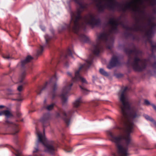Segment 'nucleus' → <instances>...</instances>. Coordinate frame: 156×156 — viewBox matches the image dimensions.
Listing matches in <instances>:
<instances>
[{
    "label": "nucleus",
    "instance_id": "obj_23",
    "mask_svg": "<svg viewBox=\"0 0 156 156\" xmlns=\"http://www.w3.org/2000/svg\"><path fill=\"white\" fill-rule=\"evenodd\" d=\"M54 105V104H52L51 105H48L47 106L46 108L48 110H51L53 108Z\"/></svg>",
    "mask_w": 156,
    "mask_h": 156
},
{
    "label": "nucleus",
    "instance_id": "obj_28",
    "mask_svg": "<svg viewBox=\"0 0 156 156\" xmlns=\"http://www.w3.org/2000/svg\"><path fill=\"white\" fill-rule=\"evenodd\" d=\"M79 87L81 89L82 91L85 94L86 93V92H87L88 91L87 90L83 87H82L80 85Z\"/></svg>",
    "mask_w": 156,
    "mask_h": 156
},
{
    "label": "nucleus",
    "instance_id": "obj_18",
    "mask_svg": "<svg viewBox=\"0 0 156 156\" xmlns=\"http://www.w3.org/2000/svg\"><path fill=\"white\" fill-rule=\"evenodd\" d=\"M4 115L7 118L12 116V115L10 111L7 110H5Z\"/></svg>",
    "mask_w": 156,
    "mask_h": 156
},
{
    "label": "nucleus",
    "instance_id": "obj_5",
    "mask_svg": "<svg viewBox=\"0 0 156 156\" xmlns=\"http://www.w3.org/2000/svg\"><path fill=\"white\" fill-rule=\"evenodd\" d=\"M113 39L109 34L107 33L100 34L96 40V43L93 46V52L94 54L98 55L103 50L104 44H106L107 47L110 49L112 47Z\"/></svg>",
    "mask_w": 156,
    "mask_h": 156
},
{
    "label": "nucleus",
    "instance_id": "obj_24",
    "mask_svg": "<svg viewBox=\"0 0 156 156\" xmlns=\"http://www.w3.org/2000/svg\"><path fill=\"white\" fill-rule=\"evenodd\" d=\"M43 50V47L42 46H41L40 47L37 51V53L38 55H40L41 54Z\"/></svg>",
    "mask_w": 156,
    "mask_h": 156
},
{
    "label": "nucleus",
    "instance_id": "obj_3",
    "mask_svg": "<svg viewBox=\"0 0 156 156\" xmlns=\"http://www.w3.org/2000/svg\"><path fill=\"white\" fill-rule=\"evenodd\" d=\"M156 4V0H132L124 4L118 3L115 0H103V10L105 9L113 10L119 8L123 11L127 9L137 11L140 10L141 6L145 7V4L154 5Z\"/></svg>",
    "mask_w": 156,
    "mask_h": 156
},
{
    "label": "nucleus",
    "instance_id": "obj_30",
    "mask_svg": "<svg viewBox=\"0 0 156 156\" xmlns=\"http://www.w3.org/2000/svg\"><path fill=\"white\" fill-rule=\"evenodd\" d=\"M21 66L22 67H23L25 65L28 63L24 59L21 61Z\"/></svg>",
    "mask_w": 156,
    "mask_h": 156
},
{
    "label": "nucleus",
    "instance_id": "obj_49",
    "mask_svg": "<svg viewBox=\"0 0 156 156\" xmlns=\"http://www.w3.org/2000/svg\"><path fill=\"white\" fill-rule=\"evenodd\" d=\"M70 112H69V113H70Z\"/></svg>",
    "mask_w": 156,
    "mask_h": 156
},
{
    "label": "nucleus",
    "instance_id": "obj_36",
    "mask_svg": "<svg viewBox=\"0 0 156 156\" xmlns=\"http://www.w3.org/2000/svg\"><path fill=\"white\" fill-rule=\"evenodd\" d=\"M45 38L46 43H47L48 42V41L49 40L50 38H49L48 39L47 38L46 35L45 36Z\"/></svg>",
    "mask_w": 156,
    "mask_h": 156
},
{
    "label": "nucleus",
    "instance_id": "obj_10",
    "mask_svg": "<svg viewBox=\"0 0 156 156\" xmlns=\"http://www.w3.org/2000/svg\"><path fill=\"white\" fill-rule=\"evenodd\" d=\"M48 85H50L51 86L52 98H53L55 96V92L57 89V86L56 83L55 82H53V81L51 80L50 82H47L45 87H43L39 92H37V93L38 94H40L41 92L44 89L46 86Z\"/></svg>",
    "mask_w": 156,
    "mask_h": 156
},
{
    "label": "nucleus",
    "instance_id": "obj_31",
    "mask_svg": "<svg viewBox=\"0 0 156 156\" xmlns=\"http://www.w3.org/2000/svg\"><path fill=\"white\" fill-rule=\"evenodd\" d=\"M144 103L147 105H150L149 101L147 100H144Z\"/></svg>",
    "mask_w": 156,
    "mask_h": 156
},
{
    "label": "nucleus",
    "instance_id": "obj_32",
    "mask_svg": "<svg viewBox=\"0 0 156 156\" xmlns=\"http://www.w3.org/2000/svg\"><path fill=\"white\" fill-rule=\"evenodd\" d=\"M3 57L4 58L7 59H9L10 58L9 55H4Z\"/></svg>",
    "mask_w": 156,
    "mask_h": 156
},
{
    "label": "nucleus",
    "instance_id": "obj_13",
    "mask_svg": "<svg viewBox=\"0 0 156 156\" xmlns=\"http://www.w3.org/2000/svg\"><path fill=\"white\" fill-rule=\"evenodd\" d=\"M125 52L126 53L129 54H136L137 56H138L139 55L138 51L135 49L133 50H126Z\"/></svg>",
    "mask_w": 156,
    "mask_h": 156
},
{
    "label": "nucleus",
    "instance_id": "obj_42",
    "mask_svg": "<svg viewBox=\"0 0 156 156\" xmlns=\"http://www.w3.org/2000/svg\"><path fill=\"white\" fill-rule=\"evenodd\" d=\"M4 106L3 105H0V108H3Z\"/></svg>",
    "mask_w": 156,
    "mask_h": 156
},
{
    "label": "nucleus",
    "instance_id": "obj_34",
    "mask_svg": "<svg viewBox=\"0 0 156 156\" xmlns=\"http://www.w3.org/2000/svg\"><path fill=\"white\" fill-rule=\"evenodd\" d=\"M5 110L0 112V116L4 115Z\"/></svg>",
    "mask_w": 156,
    "mask_h": 156
},
{
    "label": "nucleus",
    "instance_id": "obj_44",
    "mask_svg": "<svg viewBox=\"0 0 156 156\" xmlns=\"http://www.w3.org/2000/svg\"><path fill=\"white\" fill-rule=\"evenodd\" d=\"M72 150V149H71L70 150H67L66 151L67 152H70Z\"/></svg>",
    "mask_w": 156,
    "mask_h": 156
},
{
    "label": "nucleus",
    "instance_id": "obj_38",
    "mask_svg": "<svg viewBox=\"0 0 156 156\" xmlns=\"http://www.w3.org/2000/svg\"><path fill=\"white\" fill-rule=\"evenodd\" d=\"M38 151V149L37 148H36L35 149V150H34L33 151V153H34L35 152H37Z\"/></svg>",
    "mask_w": 156,
    "mask_h": 156
},
{
    "label": "nucleus",
    "instance_id": "obj_17",
    "mask_svg": "<svg viewBox=\"0 0 156 156\" xmlns=\"http://www.w3.org/2000/svg\"><path fill=\"white\" fill-rule=\"evenodd\" d=\"M48 119V115H47L46 116H44L41 119V121L42 123L44 124V123L47 122Z\"/></svg>",
    "mask_w": 156,
    "mask_h": 156
},
{
    "label": "nucleus",
    "instance_id": "obj_37",
    "mask_svg": "<svg viewBox=\"0 0 156 156\" xmlns=\"http://www.w3.org/2000/svg\"><path fill=\"white\" fill-rule=\"evenodd\" d=\"M153 108L154 109V110L156 111V106L155 105H152Z\"/></svg>",
    "mask_w": 156,
    "mask_h": 156
},
{
    "label": "nucleus",
    "instance_id": "obj_21",
    "mask_svg": "<svg viewBox=\"0 0 156 156\" xmlns=\"http://www.w3.org/2000/svg\"><path fill=\"white\" fill-rule=\"evenodd\" d=\"M25 76V72H23L22 73L21 75H20V78H19V82L20 83H21L23 79H24V77Z\"/></svg>",
    "mask_w": 156,
    "mask_h": 156
},
{
    "label": "nucleus",
    "instance_id": "obj_8",
    "mask_svg": "<svg viewBox=\"0 0 156 156\" xmlns=\"http://www.w3.org/2000/svg\"><path fill=\"white\" fill-rule=\"evenodd\" d=\"M92 63L91 61H87L86 64L81 66L79 68L78 70L75 72V76L72 78V80L73 82H76L79 80H81L83 83H87V82L86 79L84 78L81 77L79 74L80 70L82 68L84 70H86L90 66Z\"/></svg>",
    "mask_w": 156,
    "mask_h": 156
},
{
    "label": "nucleus",
    "instance_id": "obj_15",
    "mask_svg": "<svg viewBox=\"0 0 156 156\" xmlns=\"http://www.w3.org/2000/svg\"><path fill=\"white\" fill-rule=\"evenodd\" d=\"M62 103V104L64 105L67 101V98L66 96V94H62L61 96Z\"/></svg>",
    "mask_w": 156,
    "mask_h": 156
},
{
    "label": "nucleus",
    "instance_id": "obj_25",
    "mask_svg": "<svg viewBox=\"0 0 156 156\" xmlns=\"http://www.w3.org/2000/svg\"><path fill=\"white\" fill-rule=\"evenodd\" d=\"M73 53L74 52H72V51H71L69 49L67 51V55H66V57L67 58V55H69L71 56L72 57H73L72 55L73 54Z\"/></svg>",
    "mask_w": 156,
    "mask_h": 156
},
{
    "label": "nucleus",
    "instance_id": "obj_46",
    "mask_svg": "<svg viewBox=\"0 0 156 156\" xmlns=\"http://www.w3.org/2000/svg\"><path fill=\"white\" fill-rule=\"evenodd\" d=\"M113 155L114 156H116V154H113Z\"/></svg>",
    "mask_w": 156,
    "mask_h": 156
},
{
    "label": "nucleus",
    "instance_id": "obj_2",
    "mask_svg": "<svg viewBox=\"0 0 156 156\" xmlns=\"http://www.w3.org/2000/svg\"><path fill=\"white\" fill-rule=\"evenodd\" d=\"M74 0L79 5L77 12L71 14V20L73 21V30L74 33H78L80 27L82 26L80 25L82 23L83 24L84 23L93 26H98L100 24V20L96 19V16L93 14H88L84 18H82L80 15V13L84 9L87 8V5L85 3L80 2V0Z\"/></svg>",
    "mask_w": 156,
    "mask_h": 156
},
{
    "label": "nucleus",
    "instance_id": "obj_14",
    "mask_svg": "<svg viewBox=\"0 0 156 156\" xmlns=\"http://www.w3.org/2000/svg\"><path fill=\"white\" fill-rule=\"evenodd\" d=\"M73 85V83H71L69 86L64 87L62 90L63 93H67L70 90L71 88Z\"/></svg>",
    "mask_w": 156,
    "mask_h": 156
},
{
    "label": "nucleus",
    "instance_id": "obj_6",
    "mask_svg": "<svg viewBox=\"0 0 156 156\" xmlns=\"http://www.w3.org/2000/svg\"><path fill=\"white\" fill-rule=\"evenodd\" d=\"M37 135L38 140L41 142L44 146V151L53 154L55 150L53 146L54 142L52 141H48L47 139L40 133H37Z\"/></svg>",
    "mask_w": 156,
    "mask_h": 156
},
{
    "label": "nucleus",
    "instance_id": "obj_33",
    "mask_svg": "<svg viewBox=\"0 0 156 156\" xmlns=\"http://www.w3.org/2000/svg\"><path fill=\"white\" fill-rule=\"evenodd\" d=\"M21 115V114L20 113V112H18L16 113V115L18 117H20Z\"/></svg>",
    "mask_w": 156,
    "mask_h": 156
},
{
    "label": "nucleus",
    "instance_id": "obj_4",
    "mask_svg": "<svg viewBox=\"0 0 156 156\" xmlns=\"http://www.w3.org/2000/svg\"><path fill=\"white\" fill-rule=\"evenodd\" d=\"M142 20V25H135L134 26V30L136 31H141L145 33L151 46L152 51L154 52L156 51V44L155 45H153L152 40L150 38L152 37L154 30L156 26L154 22V19L147 15H144Z\"/></svg>",
    "mask_w": 156,
    "mask_h": 156
},
{
    "label": "nucleus",
    "instance_id": "obj_41",
    "mask_svg": "<svg viewBox=\"0 0 156 156\" xmlns=\"http://www.w3.org/2000/svg\"><path fill=\"white\" fill-rule=\"evenodd\" d=\"M18 131H19L18 130H16L15 132V133H13V134L14 135L16 133H18Z\"/></svg>",
    "mask_w": 156,
    "mask_h": 156
},
{
    "label": "nucleus",
    "instance_id": "obj_1",
    "mask_svg": "<svg viewBox=\"0 0 156 156\" xmlns=\"http://www.w3.org/2000/svg\"><path fill=\"white\" fill-rule=\"evenodd\" d=\"M127 89L126 87L120 91V100L122 105L121 107L123 115L122 120L124 126L123 128H121L122 133L118 136H114L111 132L109 133L110 140L115 143L117 146L119 156H128V148L122 146L121 143L123 140H124L128 144L130 143L131 138L130 134L133 132V123L130 119L138 118L140 115L138 110H130V105L126 96Z\"/></svg>",
    "mask_w": 156,
    "mask_h": 156
},
{
    "label": "nucleus",
    "instance_id": "obj_45",
    "mask_svg": "<svg viewBox=\"0 0 156 156\" xmlns=\"http://www.w3.org/2000/svg\"><path fill=\"white\" fill-rule=\"evenodd\" d=\"M60 114H59V113H58L57 114V117H58V116H60Z\"/></svg>",
    "mask_w": 156,
    "mask_h": 156
},
{
    "label": "nucleus",
    "instance_id": "obj_19",
    "mask_svg": "<svg viewBox=\"0 0 156 156\" xmlns=\"http://www.w3.org/2000/svg\"><path fill=\"white\" fill-rule=\"evenodd\" d=\"M145 117L147 119L150 120L151 122H153L154 124L156 127V122L154 121V120L152 118L150 117L148 115H146L145 116Z\"/></svg>",
    "mask_w": 156,
    "mask_h": 156
},
{
    "label": "nucleus",
    "instance_id": "obj_22",
    "mask_svg": "<svg viewBox=\"0 0 156 156\" xmlns=\"http://www.w3.org/2000/svg\"><path fill=\"white\" fill-rule=\"evenodd\" d=\"M100 73L103 75H104L105 76H108V74L107 72H105L103 69H100L99 70Z\"/></svg>",
    "mask_w": 156,
    "mask_h": 156
},
{
    "label": "nucleus",
    "instance_id": "obj_43",
    "mask_svg": "<svg viewBox=\"0 0 156 156\" xmlns=\"http://www.w3.org/2000/svg\"><path fill=\"white\" fill-rule=\"evenodd\" d=\"M63 114H64V115H65L66 117L67 116V114L66 113H64Z\"/></svg>",
    "mask_w": 156,
    "mask_h": 156
},
{
    "label": "nucleus",
    "instance_id": "obj_47",
    "mask_svg": "<svg viewBox=\"0 0 156 156\" xmlns=\"http://www.w3.org/2000/svg\"><path fill=\"white\" fill-rule=\"evenodd\" d=\"M46 102V100H45L44 101V103H45Z\"/></svg>",
    "mask_w": 156,
    "mask_h": 156
},
{
    "label": "nucleus",
    "instance_id": "obj_11",
    "mask_svg": "<svg viewBox=\"0 0 156 156\" xmlns=\"http://www.w3.org/2000/svg\"><path fill=\"white\" fill-rule=\"evenodd\" d=\"M119 64L118 58L116 56L113 57L111 62L108 66V68L110 69Z\"/></svg>",
    "mask_w": 156,
    "mask_h": 156
},
{
    "label": "nucleus",
    "instance_id": "obj_39",
    "mask_svg": "<svg viewBox=\"0 0 156 156\" xmlns=\"http://www.w3.org/2000/svg\"><path fill=\"white\" fill-rule=\"evenodd\" d=\"M51 80H54L55 81H56L57 79H56V77L55 76L52 78Z\"/></svg>",
    "mask_w": 156,
    "mask_h": 156
},
{
    "label": "nucleus",
    "instance_id": "obj_35",
    "mask_svg": "<svg viewBox=\"0 0 156 156\" xmlns=\"http://www.w3.org/2000/svg\"><path fill=\"white\" fill-rule=\"evenodd\" d=\"M152 67L153 69H156V62H155L152 65Z\"/></svg>",
    "mask_w": 156,
    "mask_h": 156
},
{
    "label": "nucleus",
    "instance_id": "obj_27",
    "mask_svg": "<svg viewBox=\"0 0 156 156\" xmlns=\"http://www.w3.org/2000/svg\"><path fill=\"white\" fill-rule=\"evenodd\" d=\"M24 89L23 85L19 86L17 88V90L19 92H21Z\"/></svg>",
    "mask_w": 156,
    "mask_h": 156
},
{
    "label": "nucleus",
    "instance_id": "obj_16",
    "mask_svg": "<svg viewBox=\"0 0 156 156\" xmlns=\"http://www.w3.org/2000/svg\"><path fill=\"white\" fill-rule=\"evenodd\" d=\"M5 124L7 125H11L12 127L16 128L18 127V125L17 124H14L9 121L6 120L5 122Z\"/></svg>",
    "mask_w": 156,
    "mask_h": 156
},
{
    "label": "nucleus",
    "instance_id": "obj_20",
    "mask_svg": "<svg viewBox=\"0 0 156 156\" xmlns=\"http://www.w3.org/2000/svg\"><path fill=\"white\" fill-rule=\"evenodd\" d=\"M33 59V58L30 55H28L24 59L28 63L31 61Z\"/></svg>",
    "mask_w": 156,
    "mask_h": 156
},
{
    "label": "nucleus",
    "instance_id": "obj_7",
    "mask_svg": "<svg viewBox=\"0 0 156 156\" xmlns=\"http://www.w3.org/2000/svg\"><path fill=\"white\" fill-rule=\"evenodd\" d=\"M150 61L147 59H140L137 57L134 59L132 66L133 69L137 71H142L147 67Z\"/></svg>",
    "mask_w": 156,
    "mask_h": 156
},
{
    "label": "nucleus",
    "instance_id": "obj_29",
    "mask_svg": "<svg viewBox=\"0 0 156 156\" xmlns=\"http://www.w3.org/2000/svg\"><path fill=\"white\" fill-rule=\"evenodd\" d=\"M64 121L67 126H68L70 123V120L66 118H64Z\"/></svg>",
    "mask_w": 156,
    "mask_h": 156
},
{
    "label": "nucleus",
    "instance_id": "obj_9",
    "mask_svg": "<svg viewBox=\"0 0 156 156\" xmlns=\"http://www.w3.org/2000/svg\"><path fill=\"white\" fill-rule=\"evenodd\" d=\"M110 26L109 33H115L117 30V26L118 24V20L114 18L110 19L108 22Z\"/></svg>",
    "mask_w": 156,
    "mask_h": 156
},
{
    "label": "nucleus",
    "instance_id": "obj_48",
    "mask_svg": "<svg viewBox=\"0 0 156 156\" xmlns=\"http://www.w3.org/2000/svg\"><path fill=\"white\" fill-rule=\"evenodd\" d=\"M43 156L42 155H40V156Z\"/></svg>",
    "mask_w": 156,
    "mask_h": 156
},
{
    "label": "nucleus",
    "instance_id": "obj_26",
    "mask_svg": "<svg viewBox=\"0 0 156 156\" xmlns=\"http://www.w3.org/2000/svg\"><path fill=\"white\" fill-rule=\"evenodd\" d=\"M16 153L15 154L16 156H22L21 152L18 150H15Z\"/></svg>",
    "mask_w": 156,
    "mask_h": 156
},
{
    "label": "nucleus",
    "instance_id": "obj_40",
    "mask_svg": "<svg viewBox=\"0 0 156 156\" xmlns=\"http://www.w3.org/2000/svg\"><path fill=\"white\" fill-rule=\"evenodd\" d=\"M67 73L68 74V75L69 76H71V73H70L69 72H68Z\"/></svg>",
    "mask_w": 156,
    "mask_h": 156
},
{
    "label": "nucleus",
    "instance_id": "obj_12",
    "mask_svg": "<svg viewBox=\"0 0 156 156\" xmlns=\"http://www.w3.org/2000/svg\"><path fill=\"white\" fill-rule=\"evenodd\" d=\"M81 102V98H79L76 99L73 103V105L74 107L77 108L79 106Z\"/></svg>",
    "mask_w": 156,
    "mask_h": 156
}]
</instances>
